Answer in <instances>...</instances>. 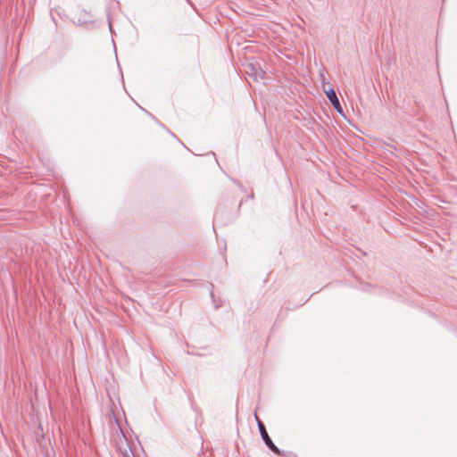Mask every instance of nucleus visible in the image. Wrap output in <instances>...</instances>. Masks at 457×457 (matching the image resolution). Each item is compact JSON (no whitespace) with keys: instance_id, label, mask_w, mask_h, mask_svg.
<instances>
[{"instance_id":"nucleus-1","label":"nucleus","mask_w":457,"mask_h":457,"mask_svg":"<svg viewBox=\"0 0 457 457\" xmlns=\"http://www.w3.org/2000/svg\"><path fill=\"white\" fill-rule=\"evenodd\" d=\"M255 419L258 422V428H259V430H260V433L262 435V437L263 439V441L265 442V444L267 445V446L275 453L277 454H279L280 453V451L278 450V448L273 444V442L271 441L270 437L269 436L267 431H266V428L263 425V423L260 420V419L258 418V416H255Z\"/></svg>"},{"instance_id":"nucleus-2","label":"nucleus","mask_w":457,"mask_h":457,"mask_svg":"<svg viewBox=\"0 0 457 457\" xmlns=\"http://www.w3.org/2000/svg\"><path fill=\"white\" fill-rule=\"evenodd\" d=\"M328 99L331 103L332 106L336 109V111L340 113L341 115L344 114L343 108L340 104L339 99L337 96L336 91L330 87L328 91H325Z\"/></svg>"},{"instance_id":"nucleus-3","label":"nucleus","mask_w":457,"mask_h":457,"mask_svg":"<svg viewBox=\"0 0 457 457\" xmlns=\"http://www.w3.org/2000/svg\"><path fill=\"white\" fill-rule=\"evenodd\" d=\"M246 73L252 76L255 80L258 79H263L265 75V71L260 68L256 67L253 63H249L245 66Z\"/></svg>"}]
</instances>
